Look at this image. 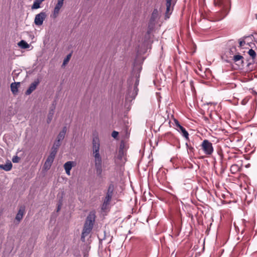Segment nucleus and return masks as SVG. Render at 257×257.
I'll return each mask as SVG.
<instances>
[{
	"label": "nucleus",
	"mask_w": 257,
	"mask_h": 257,
	"mask_svg": "<svg viewBox=\"0 0 257 257\" xmlns=\"http://www.w3.org/2000/svg\"><path fill=\"white\" fill-rule=\"evenodd\" d=\"M243 57L241 55H236L234 56L233 60L234 62H237L238 61L241 60L242 62H243Z\"/></svg>",
	"instance_id": "obj_28"
},
{
	"label": "nucleus",
	"mask_w": 257,
	"mask_h": 257,
	"mask_svg": "<svg viewBox=\"0 0 257 257\" xmlns=\"http://www.w3.org/2000/svg\"><path fill=\"white\" fill-rule=\"evenodd\" d=\"M248 55L252 58V59H254L256 57V53L255 52L252 50V49H250L248 51Z\"/></svg>",
	"instance_id": "obj_27"
},
{
	"label": "nucleus",
	"mask_w": 257,
	"mask_h": 257,
	"mask_svg": "<svg viewBox=\"0 0 257 257\" xmlns=\"http://www.w3.org/2000/svg\"><path fill=\"white\" fill-rule=\"evenodd\" d=\"M25 207L21 206L17 215L16 216V219L18 220V222H20L21 220L23 218L24 212H25Z\"/></svg>",
	"instance_id": "obj_11"
},
{
	"label": "nucleus",
	"mask_w": 257,
	"mask_h": 257,
	"mask_svg": "<svg viewBox=\"0 0 257 257\" xmlns=\"http://www.w3.org/2000/svg\"><path fill=\"white\" fill-rule=\"evenodd\" d=\"M64 0H58L57 4L55 6L54 10V13L55 14H58L60 11V10L63 5Z\"/></svg>",
	"instance_id": "obj_17"
},
{
	"label": "nucleus",
	"mask_w": 257,
	"mask_h": 257,
	"mask_svg": "<svg viewBox=\"0 0 257 257\" xmlns=\"http://www.w3.org/2000/svg\"><path fill=\"white\" fill-rule=\"evenodd\" d=\"M64 0H58L57 4L55 6L54 10V13L55 14H58L60 11V10L63 5Z\"/></svg>",
	"instance_id": "obj_16"
},
{
	"label": "nucleus",
	"mask_w": 257,
	"mask_h": 257,
	"mask_svg": "<svg viewBox=\"0 0 257 257\" xmlns=\"http://www.w3.org/2000/svg\"><path fill=\"white\" fill-rule=\"evenodd\" d=\"M39 83L40 81L38 79L35 80L33 82H32L29 86V88L26 91V94L30 95L31 94L32 92L35 90Z\"/></svg>",
	"instance_id": "obj_10"
},
{
	"label": "nucleus",
	"mask_w": 257,
	"mask_h": 257,
	"mask_svg": "<svg viewBox=\"0 0 257 257\" xmlns=\"http://www.w3.org/2000/svg\"><path fill=\"white\" fill-rule=\"evenodd\" d=\"M256 94H257V93H256Z\"/></svg>",
	"instance_id": "obj_37"
},
{
	"label": "nucleus",
	"mask_w": 257,
	"mask_h": 257,
	"mask_svg": "<svg viewBox=\"0 0 257 257\" xmlns=\"http://www.w3.org/2000/svg\"><path fill=\"white\" fill-rule=\"evenodd\" d=\"M12 164L11 162L9 160H8L6 163L4 165L2 164L0 165V168L2 170H4L6 171H9L12 169Z\"/></svg>",
	"instance_id": "obj_13"
},
{
	"label": "nucleus",
	"mask_w": 257,
	"mask_h": 257,
	"mask_svg": "<svg viewBox=\"0 0 257 257\" xmlns=\"http://www.w3.org/2000/svg\"><path fill=\"white\" fill-rule=\"evenodd\" d=\"M96 173L100 175L102 173V163H95Z\"/></svg>",
	"instance_id": "obj_22"
},
{
	"label": "nucleus",
	"mask_w": 257,
	"mask_h": 257,
	"mask_svg": "<svg viewBox=\"0 0 257 257\" xmlns=\"http://www.w3.org/2000/svg\"><path fill=\"white\" fill-rule=\"evenodd\" d=\"M172 0H166V12L165 17L168 19L170 15L172 14V12L173 10V7L171 6Z\"/></svg>",
	"instance_id": "obj_9"
},
{
	"label": "nucleus",
	"mask_w": 257,
	"mask_h": 257,
	"mask_svg": "<svg viewBox=\"0 0 257 257\" xmlns=\"http://www.w3.org/2000/svg\"><path fill=\"white\" fill-rule=\"evenodd\" d=\"M72 163H73V162L68 161V162H67L66 163H65L64 165V168L65 170L66 173L68 175H70V170L72 167Z\"/></svg>",
	"instance_id": "obj_15"
},
{
	"label": "nucleus",
	"mask_w": 257,
	"mask_h": 257,
	"mask_svg": "<svg viewBox=\"0 0 257 257\" xmlns=\"http://www.w3.org/2000/svg\"><path fill=\"white\" fill-rule=\"evenodd\" d=\"M109 204H110L109 202H107L103 201V203L101 205V210L103 211H105L106 210H107L109 208Z\"/></svg>",
	"instance_id": "obj_26"
},
{
	"label": "nucleus",
	"mask_w": 257,
	"mask_h": 257,
	"mask_svg": "<svg viewBox=\"0 0 257 257\" xmlns=\"http://www.w3.org/2000/svg\"><path fill=\"white\" fill-rule=\"evenodd\" d=\"M92 145L93 153L95 159V163H102L101 158L99 154V140L97 137H95L93 138Z\"/></svg>",
	"instance_id": "obj_3"
},
{
	"label": "nucleus",
	"mask_w": 257,
	"mask_h": 257,
	"mask_svg": "<svg viewBox=\"0 0 257 257\" xmlns=\"http://www.w3.org/2000/svg\"><path fill=\"white\" fill-rule=\"evenodd\" d=\"M61 205H62V200H60L59 204L58 205V206H57V211H59L60 210Z\"/></svg>",
	"instance_id": "obj_33"
},
{
	"label": "nucleus",
	"mask_w": 257,
	"mask_h": 257,
	"mask_svg": "<svg viewBox=\"0 0 257 257\" xmlns=\"http://www.w3.org/2000/svg\"><path fill=\"white\" fill-rule=\"evenodd\" d=\"M42 2H40L39 0H35L33 5L32 6V9H37L40 7V4Z\"/></svg>",
	"instance_id": "obj_25"
},
{
	"label": "nucleus",
	"mask_w": 257,
	"mask_h": 257,
	"mask_svg": "<svg viewBox=\"0 0 257 257\" xmlns=\"http://www.w3.org/2000/svg\"><path fill=\"white\" fill-rule=\"evenodd\" d=\"M67 132V127L66 126H64L62 128V130L59 133V135L57 136V140L59 141H62L65 136V134Z\"/></svg>",
	"instance_id": "obj_18"
},
{
	"label": "nucleus",
	"mask_w": 257,
	"mask_h": 257,
	"mask_svg": "<svg viewBox=\"0 0 257 257\" xmlns=\"http://www.w3.org/2000/svg\"><path fill=\"white\" fill-rule=\"evenodd\" d=\"M229 0H214V4L216 6H219L225 8L228 5Z\"/></svg>",
	"instance_id": "obj_14"
},
{
	"label": "nucleus",
	"mask_w": 257,
	"mask_h": 257,
	"mask_svg": "<svg viewBox=\"0 0 257 257\" xmlns=\"http://www.w3.org/2000/svg\"><path fill=\"white\" fill-rule=\"evenodd\" d=\"M114 191V186L113 184H110L109 185L108 187L107 188V190L106 193V195L103 199V201L109 202H110L112 197L113 195Z\"/></svg>",
	"instance_id": "obj_6"
},
{
	"label": "nucleus",
	"mask_w": 257,
	"mask_h": 257,
	"mask_svg": "<svg viewBox=\"0 0 257 257\" xmlns=\"http://www.w3.org/2000/svg\"><path fill=\"white\" fill-rule=\"evenodd\" d=\"M124 146V144L123 142H121L120 144V147L118 151V158L119 159H122L123 156H124V152H123V148Z\"/></svg>",
	"instance_id": "obj_20"
},
{
	"label": "nucleus",
	"mask_w": 257,
	"mask_h": 257,
	"mask_svg": "<svg viewBox=\"0 0 257 257\" xmlns=\"http://www.w3.org/2000/svg\"><path fill=\"white\" fill-rule=\"evenodd\" d=\"M95 217L94 213L92 212L90 213L87 217L81 236V240L83 242L86 241L85 238L88 236L92 231L95 221Z\"/></svg>",
	"instance_id": "obj_2"
},
{
	"label": "nucleus",
	"mask_w": 257,
	"mask_h": 257,
	"mask_svg": "<svg viewBox=\"0 0 257 257\" xmlns=\"http://www.w3.org/2000/svg\"><path fill=\"white\" fill-rule=\"evenodd\" d=\"M18 45L23 49H27L30 47V45L24 40H21L19 42Z\"/></svg>",
	"instance_id": "obj_23"
},
{
	"label": "nucleus",
	"mask_w": 257,
	"mask_h": 257,
	"mask_svg": "<svg viewBox=\"0 0 257 257\" xmlns=\"http://www.w3.org/2000/svg\"><path fill=\"white\" fill-rule=\"evenodd\" d=\"M141 69L139 68L135 77H131L128 80L129 88L128 92L126 95V99L127 101H131L135 98L138 94V86L139 84L140 73Z\"/></svg>",
	"instance_id": "obj_1"
},
{
	"label": "nucleus",
	"mask_w": 257,
	"mask_h": 257,
	"mask_svg": "<svg viewBox=\"0 0 257 257\" xmlns=\"http://www.w3.org/2000/svg\"><path fill=\"white\" fill-rule=\"evenodd\" d=\"M56 155V153L52 151L51 152L44 165V167L45 169H49L50 168L54 161Z\"/></svg>",
	"instance_id": "obj_7"
},
{
	"label": "nucleus",
	"mask_w": 257,
	"mask_h": 257,
	"mask_svg": "<svg viewBox=\"0 0 257 257\" xmlns=\"http://www.w3.org/2000/svg\"><path fill=\"white\" fill-rule=\"evenodd\" d=\"M40 2H42L43 1H44L45 0H39Z\"/></svg>",
	"instance_id": "obj_35"
},
{
	"label": "nucleus",
	"mask_w": 257,
	"mask_h": 257,
	"mask_svg": "<svg viewBox=\"0 0 257 257\" xmlns=\"http://www.w3.org/2000/svg\"><path fill=\"white\" fill-rule=\"evenodd\" d=\"M174 123L175 126L176 127V129L180 133L182 134V135L186 139H189V134L187 131L185 130L184 127H183L179 123L178 120L176 119H174Z\"/></svg>",
	"instance_id": "obj_5"
},
{
	"label": "nucleus",
	"mask_w": 257,
	"mask_h": 257,
	"mask_svg": "<svg viewBox=\"0 0 257 257\" xmlns=\"http://www.w3.org/2000/svg\"><path fill=\"white\" fill-rule=\"evenodd\" d=\"M46 17V15L45 12H41L36 15L34 20L35 24L37 26L42 25Z\"/></svg>",
	"instance_id": "obj_8"
},
{
	"label": "nucleus",
	"mask_w": 257,
	"mask_h": 257,
	"mask_svg": "<svg viewBox=\"0 0 257 257\" xmlns=\"http://www.w3.org/2000/svg\"><path fill=\"white\" fill-rule=\"evenodd\" d=\"M245 44V42L243 39L239 40V46L240 47L243 46Z\"/></svg>",
	"instance_id": "obj_31"
},
{
	"label": "nucleus",
	"mask_w": 257,
	"mask_h": 257,
	"mask_svg": "<svg viewBox=\"0 0 257 257\" xmlns=\"http://www.w3.org/2000/svg\"><path fill=\"white\" fill-rule=\"evenodd\" d=\"M60 145H61V142L59 141L56 140L54 143V145L51 149V151L57 153V150H58V148H59Z\"/></svg>",
	"instance_id": "obj_21"
},
{
	"label": "nucleus",
	"mask_w": 257,
	"mask_h": 257,
	"mask_svg": "<svg viewBox=\"0 0 257 257\" xmlns=\"http://www.w3.org/2000/svg\"><path fill=\"white\" fill-rule=\"evenodd\" d=\"M204 153L206 155H211L213 153L214 149L212 144L207 140H204L201 145Z\"/></svg>",
	"instance_id": "obj_4"
},
{
	"label": "nucleus",
	"mask_w": 257,
	"mask_h": 257,
	"mask_svg": "<svg viewBox=\"0 0 257 257\" xmlns=\"http://www.w3.org/2000/svg\"><path fill=\"white\" fill-rule=\"evenodd\" d=\"M20 85V82H13L11 84V89L13 94L16 95L18 93Z\"/></svg>",
	"instance_id": "obj_12"
},
{
	"label": "nucleus",
	"mask_w": 257,
	"mask_h": 257,
	"mask_svg": "<svg viewBox=\"0 0 257 257\" xmlns=\"http://www.w3.org/2000/svg\"><path fill=\"white\" fill-rule=\"evenodd\" d=\"M155 12H157V10H155L154 11V12H153V13H155Z\"/></svg>",
	"instance_id": "obj_34"
},
{
	"label": "nucleus",
	"mask_w": 257,
	"mask_h": 257,
	"mask_svg": "<svg viewBox=\"0 0 257 257\" xmlns=\"http://www.w3.org/2000/svg\"><path fill=\"white\" fill-rule=\"evenodd\" d=\"M20 159L17 156H14L12 159V161L13 163H18L20 161Z\"/></svg>",
	"instance_id": "obj_30"
},
{
	"label": "nucleus",
	"mask_w": 257,
	"mask_h": 257,
	"mask_svg": "<svg viewBox=\"0 0 257 257\" xmlns=\"http://www.w3.org/2000/svg\"><path fill=\"white\" fill-rule=\"evenodd\" d=\"M239 170V168L237 165L233 164L230 167V172L232 174H235Z\"/></svg>",
	"instance_id": "obj_24"
},
{
	"label": "nucleus",
	"mask_w": 257,
	"mask_h": 257,
	"mask_svg": "<svg viewBox=\"0 0 257 257\" xmlns=\"http://www.w3.org/2000/svg\"><path fill=\"white\" fill-rule=\"evenodd\" d=\"M55 105H56V103H55V102H54L53 103V107L50 110L48 116V119H47L48 123H49L52 119L53 114L54 113V109L55 108Z\"/></svg>",
	"instance_id": "obj_19"
},
{
	"label": "nucleus",
	"mask_w": 257,
	"mask_h": 257,
	"mask_svg": "<svg viewBox=\"0 0 257 257\" xmlns=\"http://www.w3.org/2000/svg\"><path fill=\"white\" fill-rule=\"evenodd\" d=\"M71 57V53H70L68 55H67V56L64 59V60L63 61V65H66L69 62V61Z\"/></svg>",
	"instance_id": "obj_29"
},
{
	"label": "nucleus",
	"mask_w": 257,
	"mask_h": 257,
	"mask_svg": "<svg viewBox=\"0 0 257 257\" xmlns=\"http://www.w3.org/2000/svg\"><path fill=\"white\" fill-rule=\"evenodd\" d=\"M118 135V133L116 131H114L112 132L111 136L113 138H116L117 137Z\"/></svg>",
	"instance_id": "obj_32"
},
{
	"label": "nucleus",
	"mask_w": 257,
	"mask_h": 257,
	"mask_svg": "<svg viewBox=\"0 0 257 257\" xmlns=\"http://www.w3.org/2000/svg\"><path fill=\"white\" fill-rule=\"evenodd\" d=\"M256 19H257V15H256Z\"/></svg>",
	"instance_id": "obj_36"
}]
</instances>
